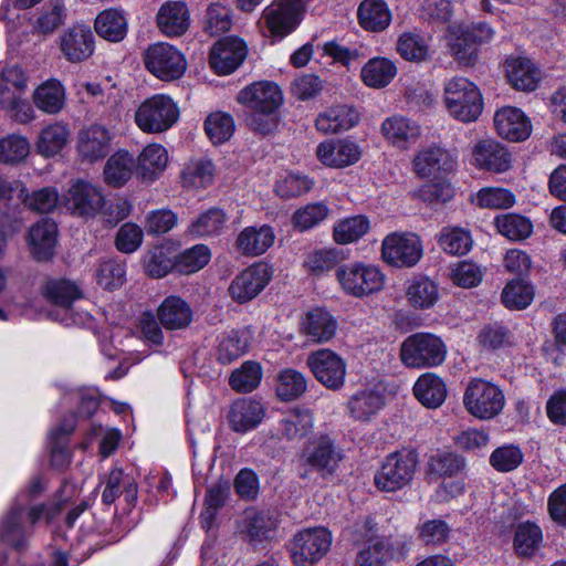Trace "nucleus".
Listing matches in <instances>:
<instances>
[{"label":"nucleus","instance_id":"nucleus-54","mask_svg":"<svg viewBox=\"0 0 566 566\" xmlns=\"http://www.w3.org/2000/svg\"><path fill=\"white\" fill-rule=\"evenodd\" d=\"M262 380V367L253 360L244 361L229 377V386L237 392L248 394L259 387Z\"/></svg>","mask_w":566,"mask_h":566},{"label":"nucleus","instance_id":"nucleus-2","mask_svg":"<svg viewBox=\"0 0 566 566\" xmlns=\"http://www.w3.org/2000/svg\"><path fill=\"white\" fill-rule=\"evenodd\" d=\"M447 353V346L441 337L432 333L418 332L405 338L399 356L406 367L427 369L442 365Z\"/></svg>","mask_w":566,"mask_h":566},{"label":"nucleus","instance_id":"nucleus-20","mask_svg":"<svg viewBox=\"0 0 566 566\" xmlns=\"http://www.w3.org/2000/svg\"><path fill=\"white\" fill-rule=\"evenodd\" d=\"M109 132L101 125H91L78 133L76 149L83 161L96 163L109 153Z\"/></svg>","mask_w":566,"mask_h":566},{"label":"nucleus","instance_id":"nucleus-28","mask_svg":"<svg viewBox=\"0 0 566 566\" xmlns=\"http://www.w3.org/2000/svg\"><path fill=\"white\" fill-rule=\"evenodd\" d=\"M342 453L335 448L333 440L322 434L317 438L312 450L303 452L302 460L305 464L324 474H332L338 462L342 460Z\"/></svg>","mask_w":566,"mask_h":566},{"label":"nucleus","instance_id":"nucleus-38","mask_svg":"<svg viewBox=\"0 0 566 566\" xmlns=\"http://www.w3.org/2000/svg\"><path fill=\"white\" fill-rule=\"evenodd\" d=\"M358 22L369 32H382L391 22V12L384 0H364L357 11Z\"/></svg>","mask_w":566,"mask_h":566},{"label":"nucleus","instance_id":"nucleus-32","mask_svg":"<svg viewBox=\"0 0 566 566\" xmlns=\"http://www.w3.org/2000/svg\"><path fill=\"white\" fill-rule=\"evenodd\" d=\"M34 106L44 114L56 115L66 105V92L61 81L49 78L41 83L32 94Z\"/></svg>","mask_w":566,"mask_h":566},{"label":"nucleus","instance_id":"nucleus-9","mask_svg":"<svg viewBox=\"0 0 566 566\" xmlns=\"http://www.w3.org/2000/svg\"><path fill=\"white\" fill-rule=\"evenodd\" d=\"M417 459L411 452L388 454L374 476L375 486L381 492H396L407 486L415 474Z\"/></svg>","mask_w":566,"mask_h":566},{"label":"nucleus","instance_id":"nucleus-58","mask_svg":"<svg viewBox=\"0 0 566 566\" xmlns=\"http://www.w3.org/2000/svg\"><path fill=\"white\" fill-rule=\"evenodd\" d=\"M534 298L533 285L523 280L510 281L502 292V302L510 310H524Z\"/></svg>","mask_w":566,"mask_h":566},{"label":"nucleus","instance_id":"nucleus-12","mask_svg":"<svg viewBox=\"0 0 566 566\" xmlns=\"http://www.w3.org/2000/svg\"><path fill=\"white\" fill-rule=\"evenodd\" d=\"M272 269L266 263L258 262L241 271L229 285L231 298L244 304L256 297L270 283Z\"/></svg>","mask_w":566,"mask_h":566},{"label":"nucleus","instance_id":"nucleus-48","mask_svg":"<svg viewBox=\"0 0 566 566\" xmlns=\"http://www.w3.org/2000/svg\"><path fill=\"white\" fill-rule=\"evenodd\" d=\"M397 74L395 63L386 57H374L361 69L364 83L374 88L387 86Z\"/></svg>","mask_w":566,"mask_h":566},{"label":"nucleus","instance_id":"nucleus-13","mask_svg":"<svg viewBox=\"0 0 566 566\" xmlns=\"http://www.w3.org/2000/svg\"><path fill=\"white\" fill-rule=\"evenodd\" d=\"M306 364L315 378L326 388L336 390L344 385L346 365L329 349H318L308 355Z\"/></svg>","mask_w":566,"mask_h":566},{"label":"nucleus","instance_id":"nucleus-36","mask_svg":"<svg viewBox=\"0 0 566 566\" xmlns=\"http://www.w3.org/2000/svg\"><path fill=\"white\" fill-rule=\"evenodd\" d=\"M543 530L531 521L521 522L515 526L513 549L518 557L532 558L542 548Z\"/></svg>","mask_w":566,"mask_h":566},{"label":"nucleus","instance_id":"nucleus-41","mask_svg":"<svg viewBox=\"0 0 566 566\" xmlns=\"http://www.w3.org/2000/svg\"><path fill=\"white\" fill-rule=\"evenodd\" d=\"M134 169H136L134 157L127 150H117L105 164L103 171L105 182L114 188L123 187L132 178Z\"/></svg>","mask_w":566,"mask_h":566},{"label":"nucleus","instance_id":"nucleus-34","mask_svg":"<svg viewBox=\"0 0 566 566\" xmlns=\"http://www.w3.org/2000/svg\"><path fill=\"white\" fill-rule=\"evenodd\" d=\"M303 333L314 343L332 339L337 329V321L323 307L308 311L302 323Z\"/></svg>","mask_w":566,"mask_h":566},{"label":"nucleus","instance_id":"nucleus-29","mask_svg":"<svg viewBox=\"0 0 566 566\" xmlns=\"http://www.w3.org/2000/svg\"><path fill=\"white\" fill-rule=\"evenodd\" d=\"M57 226L52 219H42L33 224L29 231V245L33 258L39 261H49L54 255Z\"/></svg>","mask_w":566,"mask_h":566},{"label":"nucleus","instance_id":"nucleus-24","mask_svg":"<svg viewBox=\"0 0 566 566\" xmlns=\"http://www.w3.org/2000/svg\"><path fill=\"white\" fill-rule=\"evenodd\" d=\"M313 411L305 407H294L282 415L276 430L280 439L300 441L313 430Z\"/></svg>","mask_w":566,"mask_h":566},{"label":"nucleus","instance_id":"nucleus-53","mask_svg":"<svg viewBox=\"0 0 566 566\" xmlns=\"http://www.w3.org/2000/svg\"><path fill=\"white\" fill-rule=\"evenodd\" d=\"M494 224L503 237L511 241L527 239L533 232L531 220L517 213H502L495 217Z\"/></svg>","mask_w":566,"mask_h":566},{"label":"nucleus","instance_id":"nucleus-8","mask_svg":"<svg viewBox=\"0 0 566 566\" xmlns=\"http://www.w3.org/2000/svg\"><path fill=\"white\" fill-rule=\"evenodd\" d=\"M145 69L160 81L179 80L187 70L184 54L165 42L150 44L143 54Z\"/></svg>","mask_w":566,"mask_h":566},{"label":"nucleus","instance_id":"nucleus-18","mask_svg":"<svg viewBox=\"0 0 566 566\" xmlns=\"http://www.w3.org/2000/svg\"><path fill=\"white\" fill-rule=\"evenodd\" d=\"M475 167L501 174L511 169L512 155L501 143L486 138L479 140L472 148Z\"/></svg>","mask_w":566,"mask_h":566},{"label":"nucleus","instance_id":"nucleus-60","mask_svg":"<svg viewBox=\"0 0 566 566\" xmlns=\"http://www.w3.org/2000/svg\"><path fill=\"white\" fill-rule=\"evenodd\" d=\"M211 258L210 250L205 244H196L181 253L176 252V271L191 274L205 268Z\"/></svg>","mask_w":566,"mask_h":566},{"label":"nucleus","instance_id":"nucleus-17","mask_svg":"<svg viewBox=\"0 0 566 566\" xmlns=\"http://www.w3.org/2000/svg\"><path fill=\"white\" fill-rule=\"evenodd\" d=\"M380 132L389 145L407 150L420 138L421 126L409 117L395 114L384 119Z\"/></svg>","mask_w":566,"mask_h":566},{"label":"nucleus","instance_id":"nucleus-62","mask_svg":"<svg viewBox=\"0 0 566 566\" xmlns=\"http://www.w3.org/2000/svg\"><path fill=\"white\" fill-rule=\"evenodd\" d=\"M28 87V77L19 65H7L0 74V98L17 94H24Z\"/></svg>","mask_w":566,"mask_h":566},{"label":"nucleus","instance_id":"nucleus-33","mask_svg":"<svg viewBox=\"0 0 566 566\" xmlns=\"http://www.w3.org/2000/svg\"><path fill=\"white\" fill-rule=\"evenodd\" d=\"M274 239L275 234L270 226L247 227L237 237L235 248L242 255L258 256L272 247Z\"/></svg>","mask_w":566,"mask_h":566},{"label":"nucleus","instance_id":"nucleus-59","mask_svg":"<svg viewBox=\"0 0 566 566\" xmlns=\"http://www.w3.org/2000/svg\"><path fill=\"white\" fill-rule=\"evenodd\" d=\"M463 468L464 459L453 452L439 451L428 460V473L436 478L454 476Z\"/></svg>","mask_w":566,"mask_h":566},{"label":"nucleus","instance_id":"nucleus-16","mask_svg":"<svg viewBox=\"0 0 566 566\" xmlns=\"http://www.w3.org/2000/svg\"><path fill=\"white\" fill-rule=\"evenodd\" d=\"M412 163L415 171L421 178H441L451 174L457 166L453 155L439 146L422 148Z\"/></svg>","mask_w":566,"mask_h":566},{"label":"nucleus","instance_id":"nucleus-31","mask_svg":"<svg viewBox=\"0 0 566 566\" xmlns=\"http://www.w3.org/2000/svg\"><path fill=\"white\" fill-rule=\"evenodd\" d=\"M350 250L343 248H322L308 252L303 268L308 275L323 276L349 258Z\"/></svg>","mask_w":566,"mask_h":566},{"label":"nucleus","instance_id":"nucleus-35","mask_svg":"<svg viewBox=\"0 0 566 566\" xmlns=\"http://www.w3.org/2000/svg\"><path fill=\"white\" fill-rule=\"evenodd\" d=\"M168 154L164 146L150 144L139 154L136 163L137 176L144 181H155L166 169Z\"/></svg>","mask_w":566,"mask_h":566},{"label":"nucleus","instance_id":"nucleus-14","mask_svg":"<svg viewBox=\"0 0 566 566\" xmlns=\"http://www.w3.org/2000/svg\"><path fill=\"white\" fill-rule=\"evenodd\" d=\"M59 48L67 62L81 63L93 55L95 36L88 25L73 24L59 36Z\"/></svg>","mask_w":566,"mask_h":566},{"label":"nucleus","instance_id":"nucleus-23","mask_svg":"<svg viewBox=\"0 0 566 566\" xmlns=\"http://www.w3.org/2000/svg\"><path fill=\"white\" fill-rule=\"evenodd\" d=\"M265 416L263 405L252 398H240L233 401L228 412L230 428L238 433H245L256 428Z\"/></svg>","mask_w":566,"mask_h":566},{"label":"nucleus","instance_id":"nucleus-27","mask_svg":"<svg viewBox=\"0 0 566 566\" xmlns=\"http://www.w3.org/2000/svg\"><path fill=\"white\" fill-rule=\"evenodd\" d=\"M277 527V521L270 512L248 510L239 524L240 534L251 545H256L271 538Z\"/></svg>","mask_w":566,"mask_h":566},{"label":"nucleus","instance_id":"nucleus-46","mask_svg":"<svg viewBox=\"0 0 566 566\" xmlns=\"http://www.w3.org/2000/svg\"><path fill=\"white\" fill-rule=\"evenodd\" d=\"M43 295L53 305L69 308L76 300L83 297V292L72 281L54 279L45 283Z\"/></svg>","mask_w":566,"mask_h":566},{"label":"nucleus","instance_id":"nucleus-37","mask_svg":"<svg viewBox=\"0 0 566 566\" xmlns=\"http://www.w3.org/2000/svg\"><path fill=\"white\" fill-rule=\"evenodd\" d=\"M509 82L514 88L531 92L537 87L539 71L525 57H510L505 62Z\"/></svg>","mask_w":566,"mask_h":566},{"label":"nucleus","instance_id":"nucleus-39","mask_svg":"<svg viewBox=\"0 0 566 566\" xmlns=\"http://www.w3.org/2000/svg\"><path fill=\"white\" fill-rule=\"evenodd\" d=\"M249 348V338L245 332L230 329L217 338L216 357L220 364L228 365L243 356Z\"/></svg>","mask_w":566,"mask_h":566},{"label":"nucleus","instance_id":"nucleus-51","mask_svg":"<svg viewBox=\"0 0 566 566\" xmlns=\"http://www.w3.org/2000/svg\"><path fill=\"white\" fill-rule=\"evenodd\" d=\"M307 389L306 377L296 369L285 368L277 375L275 392L281 401H293Z\"/></svg>","mask_w":566,"mask_h":566},{"label":"nucleus","instance_id":"nucleus-52","mask_svg":"<svg viewBox=\"0 0 566 566\" xmlns=\"http://www.w3.org/2000/svg\"><path fill=\"white\" fill-rule=\"evenodd\" d=\"M95 281L106 291H115L126 282V264L117 259H106L98 262L95 270Z\"/></svg>","mask_w":566,"mask_h":566},{"label":"nucleus","instance_id":"nucleus-5","mask_svg":"<svg viewBox=\"0 0 566 566\" xmlns=\"http://www.w3.org/2000/svg\"><path fill=\"white\" fill-rule=\"evenodd\" d=\"M449 46L452 56L462 65H474L479 57V46L490 43L495 31L484 22L460 24L450 29Z\"/></svg>","mask_w":566,"mask_h":566},{"label":"nucleus","instance_id":"nucleus-15","mask_svg":"<svg viewBox=\"0 0 566 566\" xmlns=\"http://www.w3.org/2000/svg\"><path fill=\"white\" fill-rule=\"evenodd\" d=\"M247 44L237 36L218 40L210 50L209 64L218 75L233 73L245 60Z\"/></svg>","mask_w":566,"mask_h":566},{"label":"nucleus","instance_id":"nucleus-61","mask_svg":"<svg viewBox=\"0 0 566 566\" xmlns=\"http://www.w3.org/2000/svg\"><path fill=\"white\" fill-rule=\"evenodd\" d=\"M328 214L329 209L325 203H308L302 208H298L292 214V224L294 229L304 232L318 226L328 217Z\"/></svg>","mask_w":566,"mask_h":566},{"label":"nucleus","instance_id":"nucleus-55","mask_svg":"<svg viewBox=\"0 0 566 566\" xmlns=\"http://www.w3.org/2000/svg\"><path fill=\"white\" fill-rule=\"evenodd\" d=\"M438 243L444 252L452 255H462L470 251L472 238L468 230L458 227H444L440 231Z\"/></svg>","mask_w":566,"mask_h":566},{"label":"nucleus","instance_id":"nucleus-63","mask_svg":"<svg viewBox=\"0 0 566 566\" xmlns=\"http://www.w3.org/2000/svg\"><path fill=\"white\" fill-rule=\"evenodd\" d=\"M65 15L63 1L51 0L43 7L34 28L39 33L50 34L64 23Z\"/></svg>","mask_w":566,"mask_h":566},{"label":"nucleus","instance_id":"nucleus-45","mask_svg":"<svg viewBox=\"0 0 566 566\" xmlns=\"http://www.w3.org/2000/svg\"><path fill=\"white\" fill-rule=\"evenodd\" d=\"M94 29L101 38L109 42H120L127 34V20L122 11L107 9L96 17Z\"/></svg>","mask_w":566,"mask_h":566},{"label":"nucleus","instance_id":"nucleus-25","mask_svg":"<svg viewBox=\"0 0 566 566\" xmlns=\"http://www.w3.org/2000/svg\"><path fill=\"white\" fill-rule=\"evenodd\" d=\"M176 252L177 247L171 241L148 249L142 259L145 274L151 279H161L176 270Z\"/></svg>","mask_w":566,"mask_h":566},{"label":"nucleus","instance_id":"nucleus-11","mask_svg":"<svg viewBox=\"0 0 566 566\" xmlns=\"http://www.w3.org/2000/svg\"><path fill=\"white\" fill-rule=\"evenodd\" d=\"M422 255V242L415 233L392 232L382 240L381 256L391 266L412 268Z\"/></svg>","mask_w":566,"mask_h":566},{"label":"nucleus","instance_id":"nucleus-10","mask_svg":"<svg viewBox=\"0 0 566 566\" xmlns=\"http://www.w3.org/2000/svg\"><path fill=\"white\" fill-rule=\"evenodd\" d=\"M332 535L324 527L306 528L297 532L289 545L295 566H313L329 551Z\"/></svg>","mask_w":566,"mask_h":566},{"label":"nucleus","instance_id":"nucleus-56","mask_svg":"<svg viewBox=\"0 0 566 566\" xmlns=\"http://www.w3.org/2000/svg\"><path fill=\"white\" fill-rule=\"evenodd\" d=\"M226 213L218 208H211L201 213L188 228V233L193 237L217 235L224 228Z\"/></svg>","mask_w":566,"mask_h":566},{"label":"nucleus","instance_id":"nucleus-47","mask_svg":"<svg viewBox=\"0 0 566 566\" xmlns=\"http://www.w3.org/2000/svg\"><path fill=\"white\" fill-rule=\"evenodd\" d=\"M73 430L74 424H60L50 432V464L52 468L62 470L71 463L72 454L69 450V437Z\"/></svg>","mask_w":566,"mask_h":566},{"label":"nucleus","instance_id":"nucleus-19","mask_svg":"<svg viewBox=\"0 0 566 566\" xmlns=\"http://www.w3.org/2000/svg\"><path fill=\"white\" fill-rule=\"evenodd\" d=\"M237 101L248 109H279L283 95L279 85L270 81L254 82L242 88Z\"/></svg>","mask_w":566,"mask_h":566},{"label":"nucleus","instance_id":"nucleus-7","mask_svg":"<svg viewBox=\"0 0 566 566\" xmlns=\"http://www.w3.org/2000/svg\"><path fill=\"white\" fill-rule=\"evenodd\" d=\"M375 516H366L356 531V566H382L392 556L388 541L379 536Z\"/></svg>","mask_w":566,"mask_h":566},{"label":"nucleus","instance_id":"nucleus-4","mask_svg":"<svg viewBox=\"0 0 566 566\" xmlns=\"http://www.w3.org/2000/svg\"><path fill=\"white\" fill-rule=\"evenodd\" d=\"M305 10V0H274L263 9L259 24L268 36L282 40L298 27Z\"/></svg>","mask_w":566,"mask_h":566},{"label":"nucleus","instance_id":"nucleus-64","mask_svg":"<svg viewBox=\"0 0 566 566\" xmlns=\"http://www.w3.org/2000/svg\"><path fill=\"white\" fill-rule=\"evenodd\" d=\"M515 201V196L510 190L497 187L483 188L475 196V203L480 208L507 209Z\"/></svg>","mask_w":566,"mask_h":566},{"label":"nucleus","instance_id":"nucleus-1","mask_svg":"<svg viewBox=\"0 0 566 566\" xmlns=\"http://www.w3.org/2000/svg\"><path fill=\"white\" fill-rule=\"evenodd\" d=\"M443 103L450 116L462 123L475 122L483 111L480 88L463 76H454L444 83Z\"/></svg>","mask_w":566,"mask_h":566},{"label":"nucleus","instance_id":"nucleus-40","mask_svg":"<svg viewBox=\"0 0 566 566\" xmlns=\"http://www.w3.org/2000/svg\"><path fill=\"white\" fill-rule=\"evenodd\" d=\"M413 394L424 407L438 408L447 398V386L438 375L426 373L417 379Z\"/></svg>","mask_w":566,"mask_h":566},{"label":"nucleus","instance_id":"nucleus-26","mask_svg":"<svg viewBox=\"0 0 566 566\" xmlns=\"http://www.w3.org/2000/svg\"><path fill=\"white\" fill-rule=\"evenodd\" d=\"M157 318L167 331H181L190 326L193 312L180 296H167L157 308Z\"/></svg>","mask_w":566,"mask_h":566},{"label":"nucleus","instance_id":"nucleus-57","mask_svg":"<svg viewBox=\"0 0 566 566\" xmlns=\"http://www.w3.org/2000/svg\"><path fill=\"white\" fill-rule=\"evenodd\" d=\"M235 130L233 117L223 112L211 113L205 120V132L214 145L228 142Z\"/></svg>","mask_w":566,"mask_h":566},{"label":"nucleus","instance_id":"nucleus-3","mask_svg":"<svg viewBox=\"0 0 566 566\" xmlns=\"http://www.w3.org/2000/svg\"><path fill=\"white\" fill-rule=\"evenodd\" d=\"M463 406L472 417L479 420H491L503 411L505 395L496 384L473 378L463 392Z\"/></svg>","mask_w":566,"mask_h":566},{"label":"nucleus","instance_id":"nucleus-6","mask_svg":"<svg viewBox=\"0 0 566 566\" xmlns=\"http://www.w3.org/2000/svg\"><path fill=\"white\" fill-rule=\"evenodd\" d=\"M179 115V107L169 95L155 94L138 106L135 123L144 133H164L177 123Z\"/></svg>","mask_w":566,"mask_h":566},{"label":"nucleus","instance_id":"nucleus-50","mask_svg":"<svg viewBox=\"0 0 566 566\" xmlns=\"http://www.w3.org/2000/svg\"><path fill=\"white\" fill-rule=\"evenodd\" d=\"M396 49L406 61L419 63L430 59L429 40L417 32L408 31L400 34Z\"/></svg>","mask_w":566,"mask_h":566},{"label":"nucleus","instance_id":"nucleus-42","mask_svg":"<svg viewBox=\"0 0 566 566\" xmlns=\"http://www.w3.org/2000/svg\"><path fill=\"white\" fill-rule=\"evenodd\" d=\"M315 126L324 134H339L354 126V109L347 105L332 106L318 114Z\"/></svg>","mask_w":566,"mask_h":566},{"label":"nucleus","instance_id":"nucleus-43","mask_svg":"<svg viewBox=\"0 0 566 566\" xmlns=\"http://www.w3.org/2000/svg\"><path fill=\"white\" fill-rule=\"evenodd\" d=\"M316 156L325 166H348L354 159V143L348 139L323 142L316 148Z\"/></svg>","mask_w":566,"mask_h":566},{"label":"nucleus","instance_id":"nucleus-30","mask_svg":"<svg viewBox=\"0 0 566 566\" xmlns=\"http://www.w3.org/2000/svg\"><path fill=\"white\" fill-rule=\"evenodd\" d=\"M156 22L165 35H182L190 24L187 4L184 1H166L157 12Z\"/></svg>","mask_w":566,"mask_h":566},{"label":"nucleus","instance_id":"nucleus-21","mask_svg":"<svg viewBox=\"0 0 566 566\" xmlns=\"http://www.w3.org/2000/svg\"><path fill=\"white\" fill-rule=\"evenodd\" d=\"M494 126L497 134L510 142L525 140L532 132L528 117L513 106H505L495 112Z\"/></svg>","mask_w":566,"mask_h":566},{"label":"nucleus","instance_id":"nucleus-22","mask_svg":"<svg viewBox=\"0 0 566 566\" xmlns=\"http://www.w3.org/2000/svg\"><path fill=\"white\" fill-rule=\"evenodd\" d=\"M67 208L80 217H94L104 206L102 192L90 182L77 180L69 190Z\"/></svg>","mask_w":566,"mask_h":566},{"label":"nucleus","instance_id":"nucleus-49","mask_svg":"<svg viewBox=\"0 0 566 566\" xmlns=\"http://www.w3.org/2000/svg\"><path fill=\"white\" fill-rule=\"evenodd\" d=\"M406 296L412 307L427 310L438 302L439 289L433 281L427 277H416L408 285Z\"/></svg>","mask_w":566,"mask_h":566},{"label":"nucleus","instance_id":"nucleus-44","mask_svg":"<svg viewBox=\"0 0 566 566\" xmlns=\"http://www.w3.org/2000/svg\"><path fill=\"white\" fill-rule=\"evenodd\" d=\"M70 127L66 123L55 122L45 126L36 140V150L44 157H53L67 144Z\"/></svg>","mask_w":566,"mask_h":566}]
</instances>
